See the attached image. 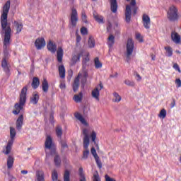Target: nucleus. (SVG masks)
<instances>
[{
	"label": "nucleus",
	"instance_id": "obj_47",
	"mask_svg": "<svg viewBox=\"0 0 181 181\" xmlns=\"http://www.w3.org/2000/svg\"><path fill=\"white\" fill-rule=\"evenodd\" d=\"M61 146H62V149H66L67 148V143H66V141H62Z\"/></svg>",
	"mask_w": 181,
	"mask_h": 181
},
{
	"label": "nucleus",
	"instance_id": "obj_19",
	"mask_svg": "<svg viewBox=\"0 0 181 181\" xmlns=\"http://www.w3.org/2000/svg\"><path fill=\"white\" fill-rule=\"evenodd\" d=\"M59 74L61 78L66 77V69L63 64L58 66Z\"/></svg>",
	"mask_w": 181,
	"mask_h": 181
},
{
	"label": "nucleus",
	"instance_id": "obj_29",
	"mask_svg": "<svg viewBox=\"0 0 181 181\" xmlns=\"http://www.w3.org/2000/svg\"><path fill=\"white\" fill-rule=\"evenodd\" d=\"M90 62V54H87L86 56H84L82 59V66L86 67L88 66V63Z\"/></svg>",
	"mask_w": 181,
	"mask_h": 181
},
{
	"label": "nucleus",
	"instance_id": "obj_61",
	"mask_svg": "<svg viewBox=\"0 0 181 181\" xmlns=\"http://www.w3.org/2000/svg\"><path fill=\"white\" fill-rule=\"evenodd\" d=\"M45 148H46V141H45Z\"/></svg>",
	"mask_w": 181,
	"mask_h": 181
},
{
	"label": "nucleus",
	"instance_id": "obj_1",
	"mask_svg": "<svg viewBox=\"0 0 181 181\" xmlns=\"http://www.w3.org/2000/svg\"><path fill=\"white\" fill-rule=\"evenodd\" d=\"M9 9H11V1H7L3 6V11L1 16V25L3 32H4V57L1 61V67L4 71L6 73L7 77L11 76V69H9V64L8 63V47L11 45V37L12 36V28H11V23H8V13H9Z\"/></svg>",
	"mask_w": 181,
	"mask_h": 181
},
{
	"label": "nucleus",
	"instance_id": "obj_51",
	"mask_svg": "<svg viewBox=\"0 0 181 181\" xmlns=\"http://www.w3.org/2000/svg\"><path fill=\"white\" fill-rule=\"evenodd\" d=\"M81 33L82 34V35H87V28H82L81 29Z\"/></svg>",
	"mask_w": 181,
	"mask_h": 181
},
{
	"label": "nucleus",
	"instance_id": "obj_44",
	"mask_svg": "<svg viewBox=\"0 0 181 181\" xmlns=\"http://www.w3.org/2000/svg\"><path fill=\"white\" fill-rule=\"evenodd\" d=\"M124 84H126V86H129V87H134V86H135V83L129 80H125Z\"/></svg>",
	"mask_w": 181,
	"mask_h": 181
},
{
	"label": "nucleus",
	"instance_id": "obj_36",
	"mask_svg": "<svg viewBox=\"0 0 181 181\" xmlns=\"http://www.w3.org/2000/svg\"><path fill=\"white\" fill-rule=\"evenodd\" d=\"M56 134L58 138H62V135H63V129L60 126H57L56 127Z\"/></svg>",
	"mask_w": 181,
	"mask_h": 181
},
{
	"label": "nucleus",
	"instance_id": "obj_43",
	"mask_svg": "<svg viewBox=\"0 0 181 181\" xmlns=\"http://www.w3.org/2000/svg\"><path fill=\"white\" fill-rule=\"evenodd\" d=\"M59 175L57 174V171L56 170H54L52 171V180L53 181H57Z\"/></svg>",
	"mask_w": 181,
	"mask_h": 181
},
{
	"label": "nucleus",
	"instance_id": "obj_21",
	"mask_svg": "<svg viewBox=\"0 0 181 181\" xmlns=\"http://www.w3.org/2000/svg\"><path fill=\"white\" fill-rule=\"evenodd\" d=\"M40 86V80L37 77H34L33 78V82L31 83V86L33 87V90H36Z\"/></svg>",
	"mask_w": 181,
	"mask_h": 181
},
{
	"label": "nucleus",
	"instance_id": "obj_48",
	"mask_svg": "<svg viewBox=\"0 0 181 181\" xmlns=\"http://www.w3.org/2000/svg\"><path fill=\"white\" fill-rule=\"evenodd\" d=\"M82 21L85 23H87V16L86 15V13H82Z\"/></svg>",
	"mask_w": 181,
	"mask_h": 181
},
{
	"label": "nucleus",
	"instance_id": "obj_25",
	"mask_svg": "<svg viewBox=\"0 0 181 181\" xmlns=\"http://www.w3.org/2000/svg\"><path fill=\"white\" fill-rule=\"evenodd\" d=\"M54 158V162L57 166H60V163H62V160H60V157L59 156V154H57V151L56 150L55 153H51Z\"/></svg>",
	"mask_w": 181,
	"mask_h": 181
},
{
	"label": "nucleus",
	"instance_id": "obj_11",
	"mask_svg": "<svg viewBox=\"0 0 181 181\" xmlns=\"http://www.w3.org/2000/svg\"><path fill=\"white\" fill-rule=\"evenodd\" d=\"M142 23L145 29H149L151 28V18H149V16L143 14Z\"/></svg>",
	"mask_w": 181,
	"mask_h": 181
},
{
	"label": "nucleus",
	"instance_id": "obj_20",
	"mask_svg": "<svg viewBox=\"0 0 181 181\" xmlns=\"http://www.w3.org/2000/svg\"><path fill=\"white\" fill-rule=\"evenodd\" d=\"M171 39L173 42L175 43L179 44L180 43V35L177 34L176 32H173L171 34Z\"/></svg>",
	"mask_w": 181,
	"mask_h": 181
},
{
	"label": "nucleus",
	"instance_id": "obj_60",
	"mask_svg": "<svg viewBox=\"0 0 181 181\" xmlns=\"http://www.w3.org/2000/svg\"><path fill=\"white\" fill-rule=\"evenodd\" d=\"M151 58H152V60H155V55L152 54Z\"/></svg>",
	"mask_w": 181,
	"mask_h": 181
},
{
	"label": "nucleus",
	"instance_id": "obj_8",
	"mask_svg": "<svg viewBox=\"0 0 181 181\" xmlns=\"http://www.w3.org/2000/svg\"><path fill=\"white\" fill-rule=\"evenodd\" d=\"M104 88L103 83H100L91 92V96L95 98L96 101H100V91Z\"/></svg>",
	"mask_w": 181,
	"mask_h": 181
},
{
	"label": "nucleus",
	"instance_id": "obj_26",
	"mask_svg": "<svg viewBox=\"0 0 181 181\" xmlns=\"http://www.w3.org/2000/svg\"><path fill=\"white\" fill-rule=\"evenodd\" d=\"M90 138L92 139V142H93L97 148V149H100V146H98V144L95 141V139H97V132L93 130L90 134Z\"/></svg>",
	"mask_w": 181,
	"mask_h": 181
},
{
	"label": "nucleus",
	"instance_id": "obj_54",
	"mask_svg": "<svg viewBox=\"0 0 181 181\" xmlns=\"http://www.w3.org/2000/svg\"><path fill=\"white\" fill-rule=\"evenodd\" d=\"M81 41V36L76 35V42L78 43H80Z\"/></svg>",
	"mask_w": 181,
	"mask_h": 181
},
{
	"label": "nucleus",
	"instance_id": "obj_45",
	"mask_svg": "<svg viewBox=\"0 0 181 181\" xmlns=\"http://www.w3.org/2000/svg\"><path fill=\"white\" fill-rule=\"evenodd\" d=\"M165 49L168 53V56L170 57V56L173 54L172 48L170 47H165Z\"/></svg>",
	"mask_w": 181,
	"mask_h": 181
},
{
	"label": "nucleus",
	"instance_id": "obj_31",
	"mask_svg": "<svg viewBox=\"0 0 181 181\" xmlns=\"http://www.w3.org/2000/svg\"><path fill=\"white\" fill-rule=\"evenodd\" d=\"M81 100H83V93L80 92L79 94L74 95L75 103H81Z\"/></svg>",
	"mask_w": 181,
	"mask_h": 181
},
{
	"label": "nucleus",
	"instance_id": "obj_56",
	"mask_svg": "<svg viewBox=\"0 0 181 181\" xmlns=\"http://www.w3.org/2000/svg\"><path fill=\"white\" fill-rule=\"evenodd\" d=\"M28 170H21V174L22 175H28Z\"/></svg>",
	"mask_w": 181,
	"mask_h": 181
},
{
	"label": "nucleus",
	"instance_id": "obj_10",
	"mask_svg": "<svg viewBox=\"0 0 181 181\" xmlns=\"http://www.w3.org/2000/svg\"><path fill=\"white\" fill-rule=\"evenodd\" d=\"M46 45V41H45V38H37L35 42V45L37 50H40L45 47Z\"/></svg>",
	"mask_w": 181,
	"mask_h": 181
},
{
	"label": "nucleus",
	"instance_id": "obj_27",
	"mask_svg": "<svg viewBox=\"0 0 181 181\" xmlns=\"http://www.w3.org/2000/svg\"><path fill=\"white\" fill-rule=\"evenodd\" d=\"M14 25H16V33H21V32H22V30L23 29V24L18 21H14Z\"/></svg>",
	"mask_w": 181,
	"mask_h": 181
},
{
	"label": "nucleus",
	"instance_id": "obj_37",
	"mask_svg": "<svg viewBox=\"0 0 181 181\" xmlns=\"http://www.w3.org/2000/svg\"><path fill=\"white\" fill-rule=\"evenodd\" d=\"M88 45L90 48H93L94 47V46H95V40H94V38L93 37H89V39L88 40Z\"/></svg>",
	"mask_w": 181,
	"mask_h": 181
},
{
	"label": "nucleus",
	"instance_id": "obj_59",
	"mask_svg": "<svg viewBox=\"0 0 181 181\" xmlns=\"http://www.w3.org/2000/svg\"><path fill=\"white\" fill-rule=\"evenodd\" d=\"M136 77H138V80H141L142 78L141 77V76L139 74H136Z\"/></svg>",
	"mask_w": 181,
	"mask_h": 181
},
{
	"label": "nucleus",
	"instance_id": "obj_40",
	"mask_svg": "<svg viewBox=\"0 0 181 181\" xmlns=\"http://www.w3.org/2000/svg\"><path fill=\"white\" fill-rule=\"evenodd\" d=\"M159 118H162L163 119L164 118H166V110L163 109L160 111V113L158 115Z\"/></svg>",
	"mask_w": 181,
	"mask_h": 181
},
{
	"label": "nucleus",
	"instance_id": "obj_28",
	"mask_svg": "<svg viewBox=\"0 0 181 181\" xmlns=\"http://www.w3.org/2000/svg\"><path fill=\"white\" fill-rule=\"evenodd\" d=\"M38 102H39V94L33 93L32 97L30 98L31 104H34V105H35V104H37Z\"/></svg>",
	"mask_w": 181,
	"mask_h": 181
},
{
	"label": "nucleus",
	"instance_id": "obj_5",
	"mask_svg": "<svg viewBox=\"0 0 181 181\" xmlns=\"http://www.w3.org/2000/svg\"><path fill=\"white\" fill-rule=\"evenodd\" d=\"M134 52V41L132 39L129 38L127 42V45H126V59L127 62H129L131 60V56H132V53Z\"/></svg>",
	"mask_w": 181,
	"mask_h": 181
},
{
	"label": "nucleus",
	"instance_id": "obj_18",
	"mask_svg": "<svg viewBox=\"0 0 181 181\" xmlns=\"http://www.w3.org/2000/svg\"><path fill=\"white\" fill-rule=\"evenodd\" d=\"M131 15H132L131 6L129 5H127L126 11H125V18H126L127 22H129L131 21Z\"/></svg>",
	"mask_w": 181,
	"mask_h": 181
},
{
	"label": "nucleus",
	"instance_id": "obj_24",
	"mask_svg": "<svg viewBox=\"0 0 181 181\" xmlns=\"http://www.w3.org/2000/svg\"><path fill=\"white\" fill-rule=\"evenodd\" d=\"M127 2H130L132 9L134 11V15H136V11H138V7H136V0H126Z\"/></svg>",
	"mask_w": 181,
	"mask_h": 181
},
{
	"label": "nucleus",
	"instance_id": "obj_55",
	"mask_svg": "<svg viewBox=\"0 0 181 181\" xmlns=\"http://www.w3.org/2000/svg\"><path fill=\"white\" fill-rule=\"evenodd\" d=\"M53 119H54L53 113H51L49 116V121H51V122H53Z\"/></svg>",
	"mask_w": 181,
	"mask_h": 181
},
{
	"label": "nucleus",
	"instance_id": "obj_41",
	"mask_svg": "<svg viewBox=\"0 0 181 181\" xmlns=\"http://www.w3.org/2000/svg\"><path fill=\"white\" fill-rule=\"evenodd\" d=\"M95 160L99 169H101V168H103V163H101V160H100V157H96L95 158Z\"/></svg>",
	"mask_w": 181,
	"mask_h": 181
},
{
	"label": "nucleus",
	"instance_id": "obj_2",
	"mask_svg": "<svg viewBox=\"0 0 181 181\" xmlns=\"http://www.w3.org/2000/svg\"><path fill=\"white\" fill-rule=\"evenodd\" d=\"M75 117L78 121H80V122L83 125V127H82V135H83V144H90V137L88 136V134H90V129L91 128L90 127V124L88 122H87V120L84 119L83 115L81 114L76 112L74 114Z\"/></svg>",
	"mask_w": 181,
	"mask_h": 181
},
{
	"label": "nucleus",
	"instance_id": "obj_23",
	"mask_svg": "<svg viewBox=\"0 0 181 181\" xmlns=\"http://www.w3.org/2000/svg\"><path fill=\"white\" fill-rule=\"evenodd\" d=\"M110 9L113 13L117 12L118 9V4H117V0H110Z\"/></svg>",
	"mask_w": 181,
	"mask_h": 181
},
{
	"label": "nucleus",
	"instance_id": "obj_38",
	"mask_svg": "<svg viewBox=\"0 0 181 181\" xmlns=\"http://www.w3.org/2000/svg\"><path fill=\"white\" fill-rule=\"evenodd\" d=\"M115 40V37H114V35H110L108 37V38H107V43H108L110 47H111V46H112V45H114Z\"/></svg>",
	"mask_w": 181,
	"mask_h": 181
},
{
	"label": "nucleus",
	"instance_id": "obj_9",
	"mask_svg": "<svg viewBox=\"0 0 181 181\" xmlns=\"http://www.w3.org/2000/svg\"><path fill=\"white\" fill-rule=\"evenodd\" d=\"M77 22H78L77 10H76L74 8H72L71 13V23L74 28H76Z\"/></svg>",
	"mask_w": 181,
	"mask_h": 181
},
{
	"label": "nucleus",
	"instance_id": "obj_6",
	"mask_svg": "<svg viewBox=\"0 0 181 181\" xmlns=\"http://www.w3.org/2000/svg\"><path fill=\"white\" fill-rule=\"evenodd\" d=\"M46 148L47 149H49L50 153H56V144H54V141H53V137L50 135L47 136Z\"/></svg>",
	"mask_w": 181,
	"mask_h": 181
},
{
	"label": "nucleus",
	"instance_id": "obj_53",
	"mask_svg": "<svg viewBox=\"0 0 181 181\" xmlns=\"http://www.w3.org/2000/svg\"><path fill=\"white\" fill-rule=\"evenodd\" d=\"M175 84L177 87H181V81L180 78L175 80Z\"/></svg>",
	"mask_w": 181,
	"mask_h": 181
},
{
	"label": "nucleus",
	"instance_id": "obj_14",
	"mask_svg": "<svg viewBox=\"0 0 181 181\" xmlns=\"http://www.w3.org/2000/svg\"><path fill=\"white\" fill-rule=\"evenodd\" d=\"M63 54H64V51L63 48L62 47H59L57 50V60L58 63H63Z\"/></svg>",
	"mask_w": 181,
	"mask_h": 181
},
{
	"label": "nucleus",
	"instance_id": "obj_42",
	"mask_svg": "<svg viewBox=\"0 0 181 181\" xmlns=\"http://www.w3.org/2000/svg\"><path fill=\"white\" fill-rule=\"evenodd\" d=\"M90 153L93 155L94 158H98V154H97V151H95V148L94 147H92L90 149Z\"/></svg>",
	"mask_w": 181,
	"mask_h": 181
},
{
	"label": "nucleus",
	"instance_id": "obj_7",
	"mask_svg": "<svg viewBox=\"0 0 181 181\" xmlns=\"http://www.w3.org/2000/svg\"><path fill=\"white\" fill-rule=\"evenodd\" d=\"M167 16L169 21H176V19H177V8L176 6H170Z\"/></svg>",
	"mask_w": 181,
	"mask_h": 181
},
{
	"label": "nucleus",
	"instance_id": "obj_32",
	"mask_svg": "<svg viewBox=\"0 0 181 181\" xmlns=\"http://www.w3.org/2000/svg\"><path fill=\"white\" fill-rule=\"evenodd\" d=\"M121 100H122L121 95H119V94H118L117 93L114 92L112 102L113 103H119V101H121Z\"/></svg>",
	"mask_w": 181,
	"mask_h": 181
},
{
	"label": "nucleus",
	"instance_id": "obj_52",
	"mask_svg": "<svg viewBox=\"0 0 181 181\" xmlns=\"http://www.w3.org/2000/svg\"><path fill=\"white\" fill-rule=\"evenodd\" d=\"M42 90L45 93L46 91V79L44 78V81L42 82Z\"/></svg>",
	"mask_w": 181,
	"mask_h": 181
},
{
	"label": "nucleus",
	"instance_id": "obj_49",
	"mask_svg": "<svg viewBox=\"0 0 181 181\" xmlns=\"http://www.w3.org/2000/svg\"><path fill=\"white\" fill-rule=\"evenodd\" d=\"M136 38L139 42H144V40H142V37H141V34L140 33H136Z\"/></svg>",
	"mask_w": 181,
	"mask_h": 181
},
{
	"label": "nucleus",
	"instance_id": "obj_3",
	"mask_svg": "<svg viewBox=\"0 0 181 181\" xmlns=\"http://www.w3.org/2000/svg\"><path fill=\"white\" fill-rule=\"evenodd\" d=\"M26 94H28V86H24L21 91L19 103L14 105L15 110H13L14 115H18L21 110H23V106L26 104Z\"/></svg>",
	"mask_w": 181,
	"mask_h": 181
},
{
	"label": "nucleus",
	"instance_id": "obj_62",
	"mask_svg": "<svg viewBox=\"0 0 181 181\" xmlns=\"http://www.w3.org/2000/svg\"><path fill=\"white\" fill-rule=\"evenodd\" d=\"M177 52V53H180V52H179V51H176Z\"/></svg>",
	"mask_w": 181,
	"mask_h": 181
},
{
	"label": "nucleus",
	"instance_id": "obj_58",
	"mask_svg": "<svg viewBox=\"0 0 181 181\" xmlns=\"http://www.w3.org/2000/svg\"><path fill=\"white\" fill-rule=\"evenodd\" d=\"M175 105H176V102L175 101V100H173V102L171 103V107L173 108Z\"/></svg>",
	"mask_w": 181,
	"mask_h": 181
},
{
	"label": "nucleus",
	"instance_id": "obj_34",
	"mask_svg": "<svg viewBox=\"0 0 181 181\" xmlns=\"http://www.w3.org/2000/svg\"><path fill=\"white\" fill-rule=\"evenodd\" d=\"M94 64L95 69H101V67H103V63H101L98 57L94 59Z\"/></svg>",
	"mask_w": 181,
	"mask_h": 181
},
{
	"label": "nucleus",
	"instance_id": "obj_35",
	"mask_svg": "<svg viewBox=\"0 0 181 181\" xmlns=\"http://www.w3.org/2000/svg\"><path fill=\"white\" fill-rule=\"evenodd\" d=\"M92 181H101V177H100V174H98V171H95L93 173Z\"/></svg>",
	"mask_w": 181,
	"mask_h": 181
},
{
	"label": "nucleus",
	"instance_id": "obj_46",
	"mask_svg": "<svg viewBox=\"0 0 181 181\" xmlns=\"http://www.w3.org/2000/svg\"><path fill=\"white\" fill-rule=\"evenodd\" d=\"M59 87L61 90H66V83L64 81H61Z\"/></svg>",
	"mask_w": 181,
	"mask_h": 181
},
{
	"label": "nucleus",
	"instance_id": "obj_39",
	"mask_svg": "<svg viewBox=\"0 0 181 181\" xmlns=\"http://www.w3.org/2000/svg\"><path fill=\"white\" fill-rule=\"evenodd\" d=\"M79 176L81 177L80 181H86V175H84V172L83 171V168H79Z\"/></svg>",
	"mask_w": 181,
	"mask_h": 181
},
{
	"label": "nucleus",
	"instance_id": "obj_12",
	"mask_svg": "<svg viewBox=\"0 0 181 181\" xmlns=\"http://www.w3.org/2000/svg\"><path fill=\"white\" fill-rule=\"evenodd\" d=\"M80 57H81V54H80V53L73 54L72 57L69 62V65L70 66H76V64L78 63V62H80Z\"/></svg>",
	"mask_w": 181,
	"mask_h": 181
},
{
	"label": "nucleus",
	"instance_id": "obj_22",
	"mask_svg": "<svg viewBox=\"0 0 181 181\" xmlns=\"http://www.w3.org/2000/svg\"><path fill=\"white\" fill-rule=\"evenodd\" d=\"M14 162L15 158L12 156H8L7 158V169H12Z\"/></svg>",
	"mask_w": 181,
	"mask_h": 181
},
{
	"label": "nucleus",
	"instance_id": "obj_15",
	"mask_svg": "<svg viewBox=\"0 0 181 181\" xmlns=\"http://www.w3.org/2000/svg\"><path fill=\"white\" fill-rule=\"evenodd\" d=\"M47 47L49 52H51V53H56V50H57V46L52 40L49 41Z\"/></svg>",
	"mask_w": 181,
	"mask_h": 181
},
{
	"label": "nucleus",
	"instance_id": "obj_17",
	"mask_svg": "<svg viewBox=\"0 0 181 181\" xmlns=\"http://www.w3.org/2000/svg\"><path fill=\"white\" fill-rule=\"evenodd\" d=\"M22 125H23V115H20L16 120V129L21 131Z\"/></svg>",
	"mask_w": 181,
	"mask_h": 181
},
{
	"label": "nucleus",
	"instance_id": "obj_16",
	"mask_svg": "<svg viewBox=\"0 0 181 181\" xmlns=\"http://www.w3.org/2000/svg\"><path fill=\"white\" fill-rule=\"evenodd\" d=\"M88 145L90 143H83V153L82 159H87L88 158V155H90V150L88 149Z\"/></svg>",
	"mask_w": 181,
	"mask_h": 181
},
{
	"label": "nucleus",
	"instance_id": "obj_57",
	"mask_svg": "<svg viewBox=\"0 0 181 181\" xmlns=\"http://www.w3.org/2000/svg\"><path fill=\"white\" fill-rule=\"evenodd\" d=\"M111 28H112L111 23H108L107 27V30H110Z\"/></svg>",
	"mask_w": 181,
	"mask_h": 181
},
{
	"label": "nucleus",
	"instance_id": "obj_50",
	"mask_svg": "<svg viewBox=\"0 0 181 181\" xmlns=\"http://www.w3.org/2000/svg\"><path fill=\"white\" fill-rule=\"evenodd\" d=\"M173 69H175V70H177L179 73H181L180 68L179 67V65L177 64H174Z\"/></svg>",
	"mask_w": 181,
	"mask_h": 181
},
{
	"label": "nucleus",
	"instance_id": "obj_4",
	"mask_svg": "<svg viewBox=\"0 0 181 181\" xmlns=\"http://www.w3.org/2000/svg\"><path fill=\"white\" fill-rule=\"evenodd\" d=\"M16 136V130L13 127H10V138L11 140L8 141L6 146L3 150L4 155H9L12 151V145H13V139Z\"/></svg>",
	"mask_w": 181,
	"mask_h": 181
},
{
	"label": "nucleus",
	"instance_id": "obj_30",
	"mask_svg": "<svg viewBox=\"0 0 181 181\" xmlns=\"http://www.w3.org/2000/svg\"><path fill=\"white\" fill-rule=\"evenodd\" d=\"M36 177L37 181H45V175L42 171L36 172Z\"/></svg>",
	"mask_w": 181,
	"mask_h": 181
},
{
	"label": "nucleus",
	"instance_id": "obj_33",
	"mask_svg": "<svg viewBox=\"0 0 181 181\" xmlns=\"http://www.w3.org/2000/svg\"><path fill=\"white\" fill-rule=\"evenodd\" d=\"M93 18L98 23H104V18H103V16H98L97 13H94Z\"/></svg>",
	"mask_w": 181,
	"mask_h": 181
},
{
	"label": "nucleus",
	"instance_id": "obj_13",
	"mask_svg": "<svg viewBox=\"0 0 181 181\" xmlns=\"http://www.w3.org/2000/svg\"><path fill=\"white\" fill-rule=\"evenodd\" d=\"M80 77H81V74H78L72 84L73 90L74 91V93H76V91L78 90V87L80 86Z\"/></svg>",
	"mask_w": 181,
	"mask_h": 181
}]
</instances>
